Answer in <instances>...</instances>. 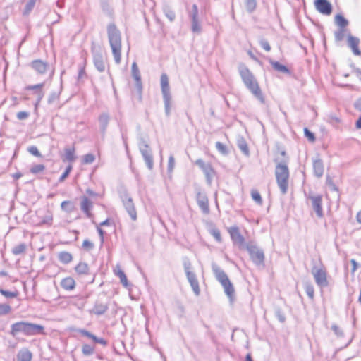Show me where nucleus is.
I'll use <instances>...</instances> for the list:
<instances>
[{
  "label": "nucleus",
  "instance_id": "64",
  "mask_svg": "<svg viewBox=\"0 0 361 361\" xmlns=\"http://www.w3.org/2000/svg\"><path fill=\"white\" fill-rule=\"evenodd\" d=\"M72 169V166H68V168L66 169V171L69 173L71 172Z\"/></svg>",
  "mask_w": 361,
  "mask_h": 361
},
{
  "label": "nucleus",
  "instance_id": "6",
  "mask_svg": "<svg viewBox=\"0 0 361 361\" xmlns=\"http://www.w3.org/2000/svg\"><path fill=\"white\" fill-rule=\"evenodd\" d=\"M227 232L228 233L231 239L235 245H237L240 249L245 247V238L241 233L240 229L238 226H232L228 227L227 228Z\"/></svg>",
  "mask_w": 361,
  "mask_h": 361
},
{
  "label": "nucleus",
  "instance_id": "22",
  "mask_svg": "<svg viewBox=\"0 0 361 361\" xmlns=\"http://www.w3.org/2000/svg\"><path fill=\"white\" fill-rule=\"evenodd\" d=\"M114 274L118 276L120 279L121 283L122 285L127 288L128 287V279L125 274V273L121 270V267L119 265H117L114 270Z\"/></svg>",
  "mask_w": 361,
  "mask_h": 361
},
{
  "label": "nucleus",
  "instance_id": "55",
  "mask_svg": "<svg viewBox=\"0 0 361 361\" xmlns=\"http://www.w3.org/2000/svg\"><path fill=\"white\" fill-rule=\"evenodd\" d=\"M350 263L352 264L351 272L353 274L357 269V264L355 259H351Z\"/></svg>",
  "mask_w": 361,
  "mask_h": 361
},
{
  "label": "nucleus",
  "instance_id": "11",
  "mask_svg": "<svg viewBox=\"0 0 361 361\" xmlns=\"http://www.w3.org/2000/svg\"><path fill=\"white\" fill-rule=\"evenodd\" d=\"M185 274L187 279L196 295L200 293V288L199 286L198 280L194 272L191 271L188 268L185 269Z\"/></svg>",
  "mask_w": 361,
  "mask_h": 361
},
{
  "label": "nucleus",
  "instance_id": "45",
  "mask_svg": "<svg viewBox=\"0 0 361 361\" xmlns=\"http://www.w3.org/2000/svg\"><path fill=\"white\" fill-rule=\"evenodd\" d=\"M314 169L318 176H321L323 173V167L319 162H316L314 164Z\"/></svg>",
  "mask_w": 361,
  "mask_h": 361
},
{
  "label": "nucleus",
  "instance_id": "54",
  "mask_svg": "<svg viewBox=\"0 0 361 361\" xmlns=\"http://www.w3.org/2000/svg\"><path fill=\"white\" fill-rule=\"evenodd\" d=\"M97 230L100 237L101 244H103L104 240V231L101 228V226H97Z\"/></svg>",
  "mask_w": 361,
  "mask_h": 361
},
{
  "label": "nucleus",
  "instance_id": "42",
  "mask_svg": "<svg viewBox=\"0 0 361 361\" xmlns=\"http://www.w3.org/2000/svg\"><path fill=\"white\" fill-rule=\"evenodd\" d=\"M259 44L262 48L266 51L269 52L271 51V45L267 39H261Z\"/></svg>",
  "mask_w": 361,
  "mask_h": 361
},
{
  "label": "nucleus",
  "instance_id": "44",
  "mask_svg": "<svg viewBox=\"0 0 361 361\" xmlns=\"http://www.w3.org/2000/svg\"><path fill=\"white\" fill-rule=\"evenodd\" d=\"M35 4V0H29L25 6L24 13L27 14L33 8Z\"/></svg>",
  "mask_w": 361,
  "mask_h": 361
},
{
  "label": "nucleus",
  "instance_id": "35",
  "mask_svg": "<svg viewBox=\"0 0 361 361\" xmlns=\"http://www.w3.org/2000/svg\"><path fill=\"white\" fill-rule=\"evenodd\" d=\"M251 196H252V198L253 199V200L256 203H257L258 204H262V199L261 195L258 190H257L255 189L252 190H251Z\"/></svg>",
  "mask_w": 361,
  "mask_h": 361
},
{
  "label": "nucleus",
  "instance_id": "25",
  "mask_svg": "<svg viewBox=\"0 0 361 361\" xmlns=\"http://www.w3.org/2000/svg\"><path fill=\"white\" fill-rule=\"evenodd\" d=\"M145 148H147V146H145ZM142 153L147 166L152 169L153 166V159L151 150H148L147 149H142Z\"/></svg>",
  "mask_w": 361,
  "mask_h": 361
},
{
  "label": "nucleus",
  "instance_id": "29",
  "mask_svg": "<svg viewBox=\"0 0 361 361\" xmlns=\"http://www.w3.org/2000/svg\"><path fill=\"white\" fill-rule=\"evenodd\" d=\"M271 66L276 71H277L279 72L286 73V74L290 73V71L286 66L281 64L280 63H279L277 61L271 62Z\"/></svg>",
  "mask_w": 361,
  "mask_h": 361
},
{
  "label": "nucleus",
  "instance_id": "48",
  "mask_svg": "<svg viewBox=\"0 0 361 361\" xmlns=\"http://www.w3.org/2000/svg\"><path fill=\"white\" fill-rule=\"evenodd\" d=\"M82 247L85 250H92L94 247V244H93V243H92L89 240H85L82 242Z\"/></svg>",
  "mask_w": 361,
  "mask_h": 361
},
{
  "label": "nucleus",
  "instance_id": "19",
  "mask_svg": "<svg viewBox=\"0 0 361 361\" xmlns=\"http://www.w3.org/2000/svg\"><path fill=\"white\" fill-rule=\"evenodd\" d=\"M79 333L81 335L92 339L96 343H99V344H101V345H102L104 346L106 345V344H107V342H106V340H104V338H97V336H95L94 335H93L90 332L87 331V330L80 329L79 330Z\"/></svg>",
  "mask_w": 361,
  "mask_h": 361
},
{
  "label": "nucleus",
  "instance_id": "51",
  "mask_svg": "<svg viewBox=\"0 0 361 361\" xmlns=\"http://www.w3.org/2000/svg\"><path fill=\"white\" fill-rule=\"evenodd\" d=\"M192 30L194 32H199L200 30V26L196 19V14L193 17Z\"/></svg>",
  "mask_w": 361,
  "mask_h": 361
},
{
  "label": "nucleus",
  "instance_id": "33",
  "mask_svg": "<svg viewBox=\"0 0 361 361\" xmlns=\"http://www.w3.org/2000/svg\"><path fill=\"white\" fill-rule=\"evenodd\" d=\"M245 5L246 10L248 12L252 13L257 8V1L256 0H245Z\"/></svg>",
  "mask_w": 361,
  "mask_h": 361
},
{
  "label": "nucleus",
  "instance_id": "46",
  "mask_svg": "<svg viewBox=\"0 0 361 361\" xmlns=\"http://www.w3.org/2000/svg\"><path fill=\"white\" fill-rule=\"evenodd\" d=\"M44 169V165H42V164H37V165H35V166H32L30 169V171L32 173H38L39 172L43 171Z\"/></svg>",
  "mask_w": 361,
  "mask_h": 361
},
{
  "label": "nucleus",
  "instance_id": "32",
  "mask_svg": "<svg viewBox=\"0 0 361 361\" xmlns=\"http://www.w3.org/2000/svg\"><path fill=\"white\" fill-rule=\"evenodd\" d=\"M203 172L204 173L207 178L208 180H211V179L215 176L216 173H215V171L214 169V168L212 167V166L211 165V164H209L205 169L203 171Z\"/></svg>",
  "mask_w": 361,
  "mask_h": 361
},
{
  "label": "nucleus",
  "instance_id": "15",
  "mask_svg": "<svg viewBox=\"0 0 361 361\" xmlns=\"http://www.w3.org/2000/svg\"><path fill=\"white\" fill-rule=\"evenodd\" d=\"M132 75L136 82V87L138 92V94H140L142 92V81L140 77V73L138 68V66L135 62H133L132 64Z\"/></svg>",
  "mask_w": 361,
  "mask_h": 361
},
{
  "label": "nucleus",
  "instance_id": "20",
  "mask_svg": "<svg viewBox=\"0 0 361 361\" xmlns=\"http://www.w3.org/2000/svg\"><path fill=\"white\" fill-rule=\"evenodd\" d=\"M75 271L80 276L87 275L90 273L89 265L86 262H80L75 266Z\"/></svg>",
  "mask_w": 361,
  "mask_h": 361
},
{
  "label": "nucleus",
  "instance_id": "62",
  "mask_svg": "<svg viewBox=\"0 0 361 361\" xmlns=\"http://www.w3.org/2000/svg\"><path fill=\"white\" fill-rule=\"evenodd\" d=\"M245 360H246V361H253L252 359V356H251V355L250 353H248L246 355Z\"/></svg>",
  "mask_w": 361,
  "mask_h": 361
},
{
  "label": "nucleus",
  "instance_id": "12",
  "mask_svg": "<svg viewBox=\"0 0 361 361\" xmlns=\"http://www.w3.org/2000/svg\"><path fill=\"white\" fill-rule=\"evenodd\" d=\"M197 202L202 211L207 214L209 213V201L207 196L202 192L197 195Z\"/></svg>",
  "mask_w": 361,
  "mask_h": 361
},
{
  "label": "nucleus",
  "instance_id": "21",
  "mask_svg": "<svg viewBox=\"0 0 361 361\" xmlns=\"http://www.w3.org/2000/svg\"><path fill=\"white\" fill-rule=\"evenodd\" d=\"M27 245L25 243H20L14 245L11 249V252L14 255H23L26 253Z\"/></svg>",
  "mask_w": 361,
  "mask_h": 361
},
{
  "label": "nucleus",
  "instance_id": "27",
  "mask_svg": "<svg viewBox=\"0 0 361 361\" xmlns=\"http://www.w3.org/2000/svg\"><path fill=\"white\" fill-rule=\"evenodd\" d=\"M43 87V84H38L36 85L28 86L27 87V90H31L35 91V94L38 99V101L42 99L43 97V93L42 91V88Z\"/></svg>",
  "mask_w": 361,
  "mask_h": 361
},
{
  "label": "nucleus",
  "instance_id": "41",
  "mask_svg": "<svg viewBox=\"0 0 361 361\" xmlns=\"http://www.w3.org/2000/svg\"><path fill=\"white\" fill-rule=\"evenodd\" d=\"M211 234L215 238V240L218 242H221L222 240V238H221V232L219 229L217 228H214L211 231Z\"/></svg>",
  "mask_w": 361,
  "mask_h": 361
},
{
  "label": "nucleus",
  "instance_id": "58",
  "mask_svg": "<svg viewBox=\"0 0 361 361\" xmlns=\"http://www.w3.org/2000/svg\"><path fill=\"white\" fill-rule=\"evenodd\" d=\"M17 116L19 120H23L27 118L28 114H17Z\"/></svg>",
  "mask_w": 361,
  "mask_h": 361
},
{
  "label": "nucleus",
  "instance_id": "17",
  "mask_svg": "<svg viewBox=\"0 0 361 361\" xmlns=\"http://www.w3.org/2000/svg\"><path fill=\"white\" fill-rule=\"evenodd\" d=\"M60 285L63 289L67 291L73 290L76 286V282L75 279L71 276H67L63 279L60 282Z\"/></svg>",
  "mask_w": 361,
  "mask_h": 361
},
{
  "label": "nucleus",
  "instance_id": "16",
  "mask_svg": "<svg viewBox=\"0 0 361 361\" xmlns=\"http://www.w3.org/2000/svg\"><path fill=\"white\" fill-rule=\"evenodd\" d=\"M125 209L129 214L130 219L135 221L137 219V214L135 207L133 202L132 199H128L124 202Z\"/></svg>",
  "mask_w": 361,
  "mask_h": 361
},
{
  "label": "nucleus",
  "instance_id": "39",
  "mask_svg": "<svg viewBox=\"0 0 361 361\" xmlns=\"http://www.w3.org/2000/svg\"><path fill=\"white\" fill-rule=\"evenodd\" d=\"M305 292L310 299L314 298V288L312 284L308 283L305 286Z\"/></svg>",
  "mask_w": 361,
  "mask_h": 361
},
{
  "label": "nucleus",
  "instance_id": "59",
  "mask_svg": "<svg viewBox=\"0 0 361 361\" xmlns=\"http://www.w3.org/2000/svg\"><path fill=\"white\" fill-rule=\"evenodd\" d=\"M356 219L358 223L361 224V210L357 213Z\"/></svg>",
  "mask_w": 361,
  "mask_h": 361
},
{
  "label": "nucleus",
  "instance_id": "23",
  "mask_svg": "<svg viewBox=\"0 0 361 361\" xmlns=\"http://www.w3.org/2000/svg\"><path fill=\"white\" fill-rule=\"evenodd\" d=\"M61 207L66 213H71L75 210V203L71 200H66L61 202Z\"/></svg>",
  "mask_w": 361,
  "mask_h": 361
},
{
  "label": "nucleus",
  "instance_id": "63",
  "mask_svg": "<svg viewBox=\"0 0 361 361\" xmlns=\"http://www.w3.org/2000/svg\"><path fill=\"white\" fill-rule=\"evenodd\" d=\"M69 173H68L66 171L65 172L63 173V175L61 176V180H63L64 178H66L68 176Z\"/></svg>",
  "mask_w": 361,
  "mask_h": 361
},
{
  "label": "nucleus",
  "instance_id": "37",
  "mask_svg": "<svg viewBox=\"0 0 361 361\" xmlns=\"http://www.w3.org/2000/svg\"><path fill=\"white\" fill-rule=\"evenodd\" d=\"M94 351V347L89 344H84L82 346V353L85 355H90L93 354Z\"/></svg>",
  "mask_w": 361,
  "mask_h": 361
},
{
  "label": "nucleus",
  "instance_id": "8",
  "mask_svg": "<svg viewBox=\"0 0 361 361\" xmlns=\"http://www.w3.org/2000/svg\"><path fill=\"white\" fill-rule=\"evenodd\" d=\"M312 275L314 278L315 282L318 286H328L327 272L323 266L319 269H313Z\"/></svg>",
  "mask_w": 361,
  "mask_h": 361
},
{
  "label": "nucleus",
  "instance_id": "30",
  "mask_svg": "<svg viewBox=\"0 0 361 361\" xmlns=\"http://www.w3.org/2000/svg\"><path fill=\"white\" fill-rule=\"evenodd\" d=\"M32 355L28 350H23L18 353L17 359L18 361H30Z\"/></svg>",
  "mask_w": 361,
  "mask_h": 361
},
{
  "label": "nucleus",
  "instance_id": "2",
  "mask_svg": "<svg viewBox=\"0 0 361 361\" xmlns=\"http://www.w3.org/2000/svg\"><path fill=\"white\" fill-rule=\"evenodd\" d=\"M108 37L112 53L117 64L121 61V33L116 26L111 24L107 27Z\"/></svg>",
  "mask_w": 361,
  "mask_h": 361
},
{
  "label": "nucleus",
  "instance_id": "36",
  "mask_svg": "<svg viewBox=\"0 0 361 361\" xmlns=\"http://www.w3.org/2000/svg\"><path fill=\"white\" fill-rule=\"evenodd\" d=\"M11 307L8 304H0V316L6 315L11 313Z\"/></svg>",
  "mask_w": 361,
  "mask_h": 361
},
{
  "label": "nucleus",
  "instance_id": "26",
  "mask_svg": "<svg viewBox=\"0 0 361 361\" xmlns=\"http://www.w3.org/2000/svg\"><path fill=\"white\" fill-rule=\"evenodd\" d=\"M31 66L39 73H43L45 71V63L41 60H35L32 61Z\"/></svg>",
  "mask_w": 361,
  "mask_h": 361
},
{
  "label": "nucleus",
  "instance_id": "40",
  "mask_svg": "<svg viewBox=\"0 0 361 361\" xmlns=\"http://www.w3.org/2000/svg\"><path fill=\"white\" fill-rule=\"evenodd\" d=\"M95 157L92 154H87L82 157V163L84 164H90L94 162Z\"/></svg>",
  "mask_w": 361,
  "mask_h": 361
},
{
  "label": "nucleus",
  "instance_id": "49",
  "mask_svg": "<svg viewBox=\"0 0 361 361\" xmlns=\"http://www.w3.org/2000/svg\"><path fill=\"white\" fill-rule=\"evenodd\" d=\"M196 165H197L202 171L209 164V163H206L202 159H200L196 160Z\"/></svg>",
  "mask_w": 361,
  "mask_h": 361
},
{
  "label": "nucleus",
  "instance_id": "24",
  "mask_svg": "<svg viewBox=\"0 0 361 361\" xmlns=\"http://www.w3.org/2000/svg\"><path fill=\"white\" fill-rule=\"evenodd\" d=\"M94 64L98 71L101 72L104 71L105 63L102 55L97 54L94 56Z\"/></svg>",
  "mask_w": 361,
  "mask_h": 361
},
{
  "label": "nucleus",
  "instance_id": "53",
  "mask_svg": "<svg viewBox=\"0 0 361 361\" xmlns=\"http://www.w3.org/2000/svg\"><path fill=\"white\" fill-rule=\"evenodd\" d=\"M86 77V71H85V66H82L79 69L78 72V80H82L84 78Z\"/></svg>",
  "mask_w": 361,
  "mask_h": 361
},
{
  "label": "nucleus",
  "instance_id": "18",
  "mask_svg": "<svg viewBox=\"0 0 361 361\" xmlns=\"http://www.w3.org/2000/svg\"><path fill=\"white\" fill-rule=\"evenodd\" d=\"M31 243L35 250L42 251L44 247L42 235L39 234H35L32 236Z\"/></svg>",
  "mask_w": 361,
  "mask_h": 361
},
{
  "label": "nucleus",
  "instance_id": "14",
  "mask_svg": "<svg viewBox=\"0 0 361 361\" xmlns=\"http://www.w3.org/2000/svg\"><path fill=\"white\" fill-rule=\"evenodd\" d=\"M312 204L319 217L323 216V209L322 207V197L321 195L311 196Z\"/></svg>",
  "mask_w": 361,
  "mask_h": 361
},
{
  "label": "nucleus",
  "instance_id": "38",
  "mask_svg": "<svg viewBox=\"0 0 361 361\" xmlns=\"http://www.w3.org/2000/svg\"><path fill=\"white\" fill-rule=\"evenodd\" d=\"M0 293L7 298H13L17 297V295H18L17 291L12 292V291L4 290L2 288H0Z\"/></svg>",
  "mask_w": 361,
  "mask_h": 361
},
{
  "label": "nucleus",
  "instance_id": "52",
  "mask_svg": "<svg viewBox=\"0 0 361 361\" xmlns=\"http://www.w3.org/2000/svg\"><path fill=\"white\" fill-rule=\"evenodd\" d=\"M216 147L220 152H221L223 154H225L226 152V146L220 142H217L216 143Z\"/></svg>",
  "mask_w": 361,
  "mask_h": 361
},
{
  "label": "nucleus",
  "instance_id": "13",
  "mask_svg": "<svg viewBox=\"0 0 361 361\" xmlns=\"http://www.w3.org/2000/svg\"><path fill=\"white\" fill-rule=\"evenodd\" d=\"M348 44L355 55H361V51L359 49L360 39L358 37L349 35L348 36Z\"/></svg>",
  "mask_w": 361,
  "mask_h": 361
},
{
  "label": "nucleus",
  "instance_id": "50",
  "mask_svg": "<svg viewBox=\"0 0 361 361\" xmlns=\"http://www.w3.org/2000/svg\"><path fill=\"white\" fill-rule=\"evenodd\" d=\"M28 152L32 154L34 156L39 157L41 154L39 152L37 147L35 146H30L28 147Z\"/></svg>",
  "mask_w": 361,
  "mask_h": 361
},
{
  "label": "nucleus",
  "instance_id": "43",
  "mask_svg": "<svg viewBox=\"0 0 361 361\" xmlns=\"http://www.w3.org/2000/svg\"><path fill=\"white\" fill-rule=\"evenodd\" d=\"M176 165L175 158L173 156H170L168 160V170L171 172L174 169Z\"/></svg>",
  "mask_w": 361,
  "mask_h": 361
},
{
  "label": "nucleus",
  "instance_id": "4",
  "mask_svg": "<svg viewBox=\"0 0 361 361\" xmlns=\"http://www.w3.org/2000/svg\"><path fill=\"white\" fill-rule=\"evenodd\" d=\"M275 176L276 183L282 194H286L289 183V170L288 166L285 164H279L276 166Z\"/></svg>",
  "mask_w": 361,
  "mask_h": 361
},
{
  "label": "nucleus",
  "instance_id": "56",
  "mask_svg": "<svg viewBox=\"0 0 361 361\" xmlns=\"http://www.w3.org/2000/svg\"><path fill=\"white\" fill-rule=\"evenodd\" d=\"M336 38L337 40H342L343 39V36H344V34H343V30H341L338 32L336 33Z\"/></svg>",
  "mask_w": 361,
  "mask_h": 361
},
{
  "label": "nucleus",
  "instance_id": "5",
  "mask_svg": "<svg viewBox=\"0 0 361 361\" xmlns=\"http://www.w3.org/2000/svg\"><path fill=\"white\" fill-rule=\"evenodd\" d=\"M214 274L216 279L223 286L226 295L232 300L234 296L235 289L227 274L224 271L218 267L214 269Z\"/></svg>",
  "mask_w": 361,
  "mask_h": 361
},
{
  "label": "nucleus",
  "instance_id": "10",
  "mask_svg": "<svg viewBox=\"0 0 361 361\" xmlns=\"http://www.w3.org/2000/svg\"><path fill=\"white\" fill-rule=\"evenodd\" d=\"M93 208V202L86 196H82L80 201V209L87 218L93 216L92 210Z\"/></svg>",
  "mask_w": 361,
  "mask_h": 361
},
{
  "label": "nucleus",
  "instance_id": "7",
  "mask_svg": "<svg viewBox=\"0 0 361 361\" xmlns=\"http://www.w3.org/2000/svg\"><path fill=\"white\" fill-rule=\"evenodd\" d=\"M161 87L164 99L166 110L169 111L170 106L171 105V98L170 95L169 78L166 74H162L161 76Z\"/></svg>",
  "mask_w": 361,
  "mask_h": 361
},
{
  "label": "nucleus",
  "instance_id": "34",
  "mask_svg": "<svg viewBox=\"0 0 361 361\" xmlns=\"http://www.w3.org/2000/svg\"><path fill=\"white\" fill-rule=\"evenodd\" d=\"M65 159L73 161L75 159V148H69L65 150Z\"/></svg>",
  "mask_w": 361,
  "mask_h": 361
},
{
  "label": "nucleus",
  "instance_id": "3",
  "mask_svg": "<svg viewBox=\"0 0 361 361\" xmlns=\"http://www.w3.org/2000/svg\"><path fill=\"white\" fill-rule=\"evenodd\" d=\"M43 326L25 322H16L11 326V334L13 336H16L20 333L25 336L41 334H43Z\"/></svg>",
  "mask_w": 361,
  "mask_h": 361
},
{
  "label": "nucleus",
  "instance_id": "31",
  "mask_svg": "<svg viewBox=\"0 0 361 361\" xmlns=\"http://www.w3.org/2000/svg\"><path fill=\"white\" fill-rule=\"evenodd\" d=\"M59 259L61 262L65 264H68L73 260L71 254L68 252H62L59 254Z\"/></svg>",
  "mask_w": 361,
  "mask_h": 361
},
{
  "label": "nucleus",
  "instance_id": "60",
  "mask_svg": "<svg viewBox=\"0 0 361 361\" xmlns=\"http://www.w3.org/2000/svg\"><path fill=\"white\" fill-rule=\"evenodd\" d=\"M356 126L357 128H361V116L359 118V119L356 122Z\"/></svg>",
  "mask_w": 361,
  "mask_h": 361
},
{
  "label": "nucleus",
  "instance_id": "61",
  "mask_svg": "<svg viewBox=\"0 0 361 361\" xmlns=\"http://www.w3.org/2000/svg\"><path fill=\"white\" fill-rule=\"evenodd\" d=\"M13 176L15 179H18L22 176V175L20 173H16L13 174Z\"/></svg>",
  "mask_w": 361,
  "mask_h": 361
},
{
  "label": "nucleus",
  "instance_id": "1",
  "mask_svg": "<svg viewBox=\"0 0 361 361\" xmlns=\"http://www.w3.org/2000/svg\"><path fill=\"white\" fill-rule=\"evenodd\" d=\"M239 74L245 87L257 98L264 103L265 99L259 85L250 70L244 65L239 67Z\"/></svg>",
  "mask_w": 361,
  "mask_h": 361
},
{
  "label": "nucleus",
  "instance_id": "9",
  "mask_svg": "<svg viewBox=\"0 0 361 361\" xmlns=\"http://www.w3.org/2000/svg\"><path fill=\"white\" fill-rule=\"evenodd\" d=\"M314 6L324 15L329 16L332 12V6L327 0H314Z\"/></svg>",
  "mask_w": 361,
  "mask_h": 361
},
{
  "label": "nucleus",
  "instance_id": "47",
  "mask_svg": "<svg viewBox=\"0 0 361 361\" xmlns=\"http://www.w3.org/2000/svg\"><path fill=\"white\" fill-rule=\"evenodd\" d=\"M304 133H305V135L306 136V137L312 142H314L315 140V137L314 135V134L310 132L307 128H305L304 129Z\"/></svg>",
  "mask_w": 361,
  "mask_h": 361
},
{
  "label": "nucleus",
  "instance_id": "57",
  "mask_svg": "<svg viewBox=\"0 0 361 361\" xmlns=\"http://www.w3.org/2000/svg\"><path fill=\"white\" fill-rule=\"evenodd\" d=\"M109 224H110V220L109 219H107L105 221L101 222L99 224V226H109Z\"/></svg>",
  "mask_w": 361,
  "mask_h": 361
},
{
  "label": "nucleus",
  "instance_id": "28",
  "mask_svg": "<svg viewBox=\"0 0 361 361\" xmlns=\"http://www.w3.org/2000/svg\"><path fill=\"white\" fill-rule=\"evenodd\" d=\"M335 23L341 28H345L348 25V20L341 14L336 15Z\"/></svg>",
  "mask_w": 361,
  "mask_h": 361
}]
</instances>
